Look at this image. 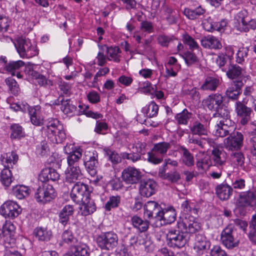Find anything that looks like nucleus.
Segmentation results:
<instances>
[{"label": "nucleus", "instance_id": "1", "mask_svg": "<svg viewBox=\"0 0 256 256\" xmlns=\"http://www.w3.org/2000/svg\"><path fill=\"white\" fill-rule=\"evenodd\" d=\"M204 102L206 106L211 112H214V118H228L229 110L224 104V98L218 93L212 94L206 99Z\"/></svg>", "mask_w": 256, "mask_h": 256}, {"label": "nucleus", "instance_id": "2", "mask_svg": "<svg viewBox=\"0 0 256 256\" xmlns=\"http://www.w3.org/2000/svg\"><path fill=\"white\" fill-rule=\"evenodd\" d=\"M170 142H162L154 144L150 152H148V160L154 164H160L163 161V156L170 148Z\"/></svg>", "mask_w": 256, "mask_h": 256}, {"label": "nucleus", "instance_id": "3", "mask_svg": "<svg viewBox=\"0 0 256 256\" xmlns=\"http://www.w3.org/2000/svg\"><path fill=\"white\" fill-rule=\"evenodd\" d=\"M47 134L48 138L53 143H62L66 138V134L62 126L56 119H52L46 124Z\"/></svg>", "mask_w": 256, "mask_h": 256}, {"label": "nucleus", "instance_id": "4", "mask_svg": "<svg viewBox=\"0 0 256 256\" xmlns=\"http://www.w3.org/2000/svg\"><path fill=\"white\" fill-rule=\"evenodd\" d=\"M56 196V192L53 186L44 183L37 188L34 197L37 202L44 204L50 202Z\"/></svg>", "mask_w": 256, "mask_h": 256}, {"label": "nucleus", "instance_id": "5", "mask_svg": "<svg viewBox=\"0 0 256 256\" xmlns=\"http://www.w3.org/2000/svg\"><path fill=\"white\" fill-rule=\"evenodd\" d=\"M15 46L20 56L22 58H32L38 54V50L29 40L19 38L17 40Z\"/></svg>", "mask_w": 256, "mask_h": 256}, {"label": "nucleus", "instance_id": "6", "mask_svg": "<svg viewBox=\"0 0 256 256\" xmlns=\"http://www.w3.org/2000/svg\"><path fill=\"white\" fill-rule=\"evenodd\" d=\"M91 190L88 186L82 182H76L70 192V198L76 204H78L90 196Z\"/></svg>", "mask_w": 256, "mask_h": 256}, {"label": "nucleus", "instance_id": "7", "mask_svg": "<svg viewBox=\"0 0 256 256\" xmlns=\"http://www.w3.org/2000/svg\"><path fill=\"white\" fill-rule=\"evenodd\" d=\"M168 244L173 248H180L187 242L186 234L180 230H170L166 234Z\"/></svg>", "mask_w": 256, "mask_h": 256}, {"label": "nucleus", "instance_id": "8", "mask_svg": "<svg viewBox=\"0 0 256 256\" xmlns=\"http://www.w3.org/2000/svg\"><path fill=\"white\" fill-rule=\"evenodd\" d=\"M222 118L223 120L216 126L214 133L216 136L222 138L233 133L235 128L234 122L230 119V113L228 118Z\"/></svg>", "mask_w": 256, "mask_h": 256}, {"label": "nucleus", "instance_id": "9", "mask_svg": "<svg viewBox=\"0 0 256 256\" xmlns=\"http://www.w3.org/2000/svg\"><path fill=\"white\" fill-rule=\"evenodd\" d=\"M84 165L89 174L94 176L98 165V154L96 150L86 152L84 157Z\"/></svg>", "mask_w": 256, "mask_h": 256}, {"label": "nucleus", "instance_id": "10", "mask_svg": "<svg viewBox=\"0 0 256 256\" xmlns=\"http://www.w3.org/2000/svg\"><path fill=\"white\" fill-rule=\"evenodd\" d=\"M96 242L102 249L110 250L116 246L118 236L113 232L104 233L97 237Z\"/></svg>", "mask_w": 256, "mask_h": 256}, {"label": "nucleus", "instance_id": "11", "mask_svg": "<svg viewBox=\"0 0 256 256\" xmlns=\"http://www.w3.org/2000/svg\"><path fill=\"white\" fill-rule=\"evenodd\" d=\"M21 212V208L18 204L12 200H7L0 208V213L5 218L14 219Z\"/></svg>", "mask_w": 256, "mask_h": 256}, {"label": "nucleus", "instance_id": "12", "mask_svg": "<svg viewBox=\"0 0 256 256\" xmlns=\"http://www.w3.org/2000/svg\"><path fill=\"white\" fill-rule=\"evenodd\" d=\"M243 135L240 132L232 133L224 141V147L228 150H236L242 146Z\"/></svg>", "mask_w": 256, "mask_h": 256}, {"label": "nucleus", "instance_id": "13", "mask_svg": "<svg viewBox=\"0 0 256 256\" xmlns=\"http://www.w3.org/2000/svg\"><path fill=\"white\" fill-rule=\"evenodd\" d=\"M2 242L5 246L15 243L16 226L10 222H6L2 228Z\"/></svg>", "mask_w": 256, "mask_h": 256}, {"label": "nucleus", "instance_id": "14", "mask_svg": "<svg viewBox=\"0 0 256 256\" xmlns=\"http://www.w3.org/2000/svg\"><path fill=\"white\" fill-rule=\"evenodd\" d=\"M234 226L228 224L221 233V240L222 244L228 248L236 247L238 244V240L235 239L233 236Z\"/></svg>", "mask_w": 256, "mask_h": 256}, {"label": "nucleus", "instance_id": "15", "mask_svg": "<svg viewBox=\"0 0 256 256\" xmlns=\"http://www.w3.org/2000/svg\"><path fill=\"white\" fill-rule=\"evenodd\" d=\"M122 179L128 184H135L139 182L142 177L141 172L134 167L128 166L122 172Z\"/></svg>", "mask_w": 256, "mask_h": 256}, {"label": "nucleus", "instance_id": "16", "mask_svg": "<svg viewBox=\"0 0 256 256\" xmlns=\"http://www.w3.org/2000/svg\"><path fill=\"white\" fill-rule=\"evenodd\" d=\"M178 226L184 233H195L200 228L199 224L195 222L192 217H186L182 221L178 222Z\"/></svg>", "mask_w": 256, "mask_h": 256}, {"label": "nucleus", "instance_id": "17", "mask_svg": "<svg viewBox=\"0 0 256 256\" xmlns=\"http://www.w3.org/2000/svg\"><path fill=\"white\" fill-rule=\"evenodd\" d=\"M156 186V183L150 179L141 180L139 187L140 195L146 198L151 196L155 193Z\"/></svg>", "mask_w": 256, "mask_h": 256}, {"label": "nucleus", "instance_id": "18", "mask_svg": "<svg viewBox=\"0 0 256 256\" xmlns=\"http://www.w3.org/2000/svg\"><path fill=\"white\" fill-rule=\"evenodd\" d=\"M236 111L238 116L241 118L240 124H242L244 125L250 120L252 110L242 102L237 101L236 102Z\"/></svg>", "mask_w": 256, "mask_h": 256}, {"label": "nucleus", "instance_id": "19", "mask_svg": "<svg viewBox=\"0 0 256 256\" xmlns=\"http://www.w3.org/2000/svg\"><path fill=\"white\" fill-rule=\"evenodd\" d=\"M256 203V190L241 193L238 200L240 206L246 207Z\"/></svg>", "mask_w": 256, "mask_h": 256}, {"label": "nucleus", "instance_id": "20", "mask_svg": "<svg viewBox=\"0 0 256 256\" xmlns=\"http://www.w3.org/2000/svg\"><path fill=\"white\" fill-rule=\"evenodd\" d=\"M212 160L214 166L222 170L226 163V154L224 150L214 148L212 150Z\"/></svg>", "mask_w": 256, "mask_h": 256}, {"label": "nucleus", "instance_id": "21", "mask_svg": "<svg viewBox=\"0 0 256 256\" xmlns=\"http://www.w3.org/2000/svg\"><path fill=\"white\" fill-rule=\"evenodd\" d=\"M144 214L149 219L158 218V212H160L162 208L159 204L154 201H148L144 206Z\"/></svg>", "mask_w": 256, "mask_h": 256}, {"label": "nucleus", "instance_id": "22", "mask_svg": "<svg viewBox=\"0 0 256 256\" xmlns=\"http://www.w3.org/2000/svg\"><path fill=\"white\" fill-rule=\"evenodd\" d=\"M68 147H64V150L66 154H67V162L68 167H77L78 162L82 156V150L80 148L72 150V151L67 150Z\"/></svg>", "mask_w": 256, "mask_h": 256}, {"label": "nucleus", "instance_id": "23", "mask_svg": "<svg viewBox=\"0 0 256 256\" xmlns=\"http://www.w3.org/2000/svg\"><path fill=\"white\" fill-rule=\"evenodd\" d=\"M244 85L242 80H234L226 90V96L230 99L236 100L241 94V88Z\"/></svg>", "mask_w": 256, "mask_h": 256}, {"label": "nucleus", "instance_id": "24", "mask_svg": "<svg viewBox=\"0 0 256 256\" xmlns=\"http://www.w3.org/2000/svg\"><path fill=\"white\" fill-rule=\"evenodd\" d=\"M60 174L54 168H44L38 176V179L42 182L49 180L56 181L59 180Z\"/></svg>", "mask_w": 256, "mask_h": 256}, {"label": "nucleus", "instance_id": "25", "mask_svg": "<svg viewBox=\"0 0 256 256\" xmlns=\"http://www.w3.org/2000/svg\"><path fill=\"white\" fill-rule=\"evenodd\" d=\"M232 188L227 184H222L216 188V193L218 197L222 200H228L232 195Z\"/></svg>", "mask_w": 256, "mask_h": 256}, {"label": "nucleus", "instance_id": "26", "mask_svg": "<svg viewBox=\"0 0 256 256\" xmlns=\"http://www.w3.org/2000/svg\"><path fill=\"white\" fill-rule=\"evenodd\" d=\"M167 170L159 168L158 176L163 180H167L172 183H176L180 180V174L176 170L166 172Z\"/></svg>", "mask_w": 256, "mask_h": 256}, {"label": "nucleus", "instance_id": "27", "mask_svg": "<svg viewBox=\"0 0 256 256\" xmlns=\"http://www.w3.org/2000/svg\"><path fill=\"white\" fill-rule=\"evenodd\" d=\"M159 214L158 219L163 220L164 224H170L174 222L176 218V212L173 208L161 210L160 212H158Z\"/></svg>", "mask_w": 256, "mask_h": 256}, {"label": "nucleus", "instance_id": "28", "mask_svg": "<svg viewBox=\"0 0 256 256\" xmlns=\"http://www.w3.org/2000/svg\"><path fill=\"white\" fill-rule=\"evenodd\" d=\"M220 84L218 78L214 76L206 77L200 89L203 91H215Z\"/></svg>", "mask_w": 256, "mask_h": 256}, {"label": "nucleus", "instance_id": "29", "mask_svg": "<svg viewBox=\"0 0 256 256\" xmlns=\"http://www.w3.org/2000/svg\"><path fill=\"white\" fill-rule=\"evenodd\" d=\"M201 44L204 48L220 50L222 48L221 42L215 36H208L201 40Z\"/></svg>", "mask_w": 256, "mask_h": 256}, {"label": "nucleus", "instance_id": "30", "mask_svg": "<svg viewBox=\"0 0 256 256\" xmlns=\"http://www.w3.org/2000/svg\"><path fill=\"white\" fill-rule=\"evenodd\" d=\"M82 205L80 207L81 214L83 216H88L96 210V206L94 200L90 199V196L81 201Z\"/></svg>", "mask_w": 256, "mask_h": 256}, {"label": "nucleus", "instance_id": "31", "mask_svg": "<svg viewBox=\"0 0 256 256\" xmlns=\"http://www.w3.org/2000/svg\"><path fill=\"white\" fill-rule=\"evenodd\" d=\"M208 244V242L206 241V238L202 234L198 233L195 235L194 249L198 254H204V252L206 250V246Z\"/></svg>", "mask_w": 256, "mask_h": 256}, {"label": "nucleus", "instance_id": "32", "mask_svg": "<svg viewBox=\"0 0 256 256\" xmlns=\"http://www.w3.org/2000/svg\"><path fill=\"white\" fill-rule=\"evenodd\" d=\"M66 173V182L68 183L75 182L82 177V174L79 166L70 167Z\"/></svg>", "mask_w": 256, "mask_h": 256}, {"label": "nucleus", "instance_id": "33", "mask_svg": "<svg viewBox=\"0 0 256 256\" xmlns=\"http://www.w3.org/2000/svg\"><path fill=\"white\" fill-rule=\"evenodd\" d=\"M28 114L34 125L39 126L42 124L43 118L40 116V107L39 106L30 107L28 109Z\"/></svg>", "mask_w": 256, "mask_h": 256}, {"label": "nucleus", "instance_id": "34", "mask_svg": "<svg viewBox=\"0 0 256 256\" xmlns=\"http://www.w3.org/2000/svg\"><path fill=\"white\" fill-rule=\"evenodd\" d=\"M130 222L133 226L141 232H146L149 228L150 222L147 220H142L136 215L132 217Z\"/></svg>", "mask_w": 256, "mask_h": 256}, {"label": "nucleus", "instance_id": "35", "mask_svg": "<svg viewBox=\"0 0 256 256\" xmlns=\"http://www.w3.org/2000/svg\"><path fill=\"white\" fill-rule=\"evenodd\" d=\"M74 210L73 206L70 204L64 207L59 214V222L63 226L66 225L69 222L70 216L74 214Z\"/></svg>", "mask_w": 256, "mask_h": 256}, {"label": "nucleus", "instance_id": "36", "mask_svg": "<svg viewBox=\"0 0 256 256\" xmlns=\"http://www.w3.org/2000/svg\"><path fill=\"white\" fill-rule=\"evenodd\" d=\"M178 150L181 154L182 162L188 166H192L194 164V160L193 155L188 148L184 146H180Z\"/></svg>", "mask_w": 256, "mask_h": 256}, {"label": "nucleus", "instance_id": "37", "mask_svg": "<svg viewBox=\"0 0 256 256\" xmlns=\"http://www.w3.org/2000/svg\"><path fill=\"white\" fill-rule=\"evenodd\" d=\"M100 47L102 50L104 48H106L108 55L107 58L109 60H113L116 62H118L120 61V54L121 52V50L118 46L108 47L106 46H102Z\"/></svg>", "mask_w": 256, "mask_h": 256}, {"label": "nucleus", "instance_id": "38", "mask_svg": "<svg viewBox=\"0 0 256 256\" xmlns=\"http://www.w3.org/2000/svg\"><path fill=\"white\" fill-rule=\"evenodd\" d=\"M12 193L18 199L22 200L29 196L30 189L24 185H17L13 187Z\"/></svg>", "mask_w": 256, "mask_h": 256}, {"label": "nucleus", "instance_id": "39", "mask_svg": "<svg viewBox=\"0 0 256 256\" xmlns=\"http://www.w3.org/2000/svg\"><path fill=\"white\" fill-rule=\"evenodd\" d=\"M18 156L14 152L5 154L1 157V162L5 168L10 169V166L14 164L18 160Z\"/></svg>", "mask_w": 256, "mask_h": 256}, {"label": "nucleus", "instance_id": "40", "mask_svg": "<svg viewBox=\"0 0 256 256\" xmlns=\"http://www.w3.org/2000/svg\"><path fill=\"white\" fill-rule=\"evenodd\" d=\"M242 70V68L239 66L230 64L225 72L228 77L233 80L237 78H240Z\"/></svg>", "mask_w": 256, "mask_h": 256}, {"label": "nucleus", "instance_id": "41", "mask_svg": "<svg viewBox=\"0 0 256 256\" xmlns=\"http://www.w3.org/2000/svg\"><path fill=\"white\" fill-rule=\"evenodd\" d=\"M205 12L206 10L200 6L194 10L186 8L183 12V14L188 18L193 20L198 18L203 15Z\"/></svg>", "mask_w": 256, "mask_h": 256}, {"label": "nucleus", "instance_id": "42", "mask_svg": "<svg viewBox=\"0 0 256 256\" xmlns=\"http://www.w3.org/2000/svg\"><path fill=\"white\" fill-rule=\"evenodd\" d=\"M60 97L55 101L54 104L56 105L61 104L60 108L64 113L69 114L76 110V106L70 103V100H64L63 98L62 100H60Z\"/></svg>", "mask_w": 256, "mask_h": 256}, {"label": "nucleus", "instance_id": "43", "mask_svg": "<svg viewBox=\"0 0 256 256\" xmlns=\"http://www.w3.org/2000/svg\"><path fill=\"white\" fill-rule=\"evenodd\" d=\"M14 180L11 170L8 168H4L0 173V180L2 184L6 188L8 187Z\"/></svg>", "mask_w": 256, "mask_h": 256}, {"label": "nucleus", "instance_id": "44", "mask_svg": "<svg viewBox=\"0 0 256 256\" xmlns=\"http://www.w3.org/2000/svg\"><path fill=\"white\" fill-rule=\"evenodd\" d=\"M36 236L39 240L48 241L52 236V232L46 228H38L34 231Z\"/></svg>", "mask_w": 256, "mask_h": 256}, {"label": "nucleus", "instance_id": "45", "mask_svg": "<svg viewBox=\"0 0 256 256\" xmlns=\"http://www.w3.org/2000/svg\"><path fill=\"white\" fill-rule=\"evenodd\" d=\"M164 15L168 22L170 24H176L178 18V14L176 10L166 6L164 8Z\"/></svg>", "mask_w": 256, "mask_h": 256}, {"label": "nucleus", "instance_id": "46", "mask_svg": "<svg viewBox=\"0 0 256 256\" xmlns=\"http://www.w3.org/2000/svg\"><path fill=\"white\" fill-rule=\"evenodd\" d=\"M88 248L86 246H72L68 251V256H85L88 254Z\"/></svg>", "mask_w": 256, "mask_h": 256}, {"label": "nucleus", "instance_id": "47", "mask_svg": "<svg viewBox=\"0 0 256 256\" xmlns=\"http://www.w3.org/2000/svg\"><path fill=\"white\" fill-rule=\"evenodd\" d=\"M190 130L192 135L202 136H206L208 134V130L206 128L198 122H194L190 126Z\"/></svg>", "mask_w": 256, "mask_h": 256}, {"label": "nucleus", "instance_id": "48", "mask_svg": "<svg viewBox=\"0 0 256 256\" xmlns=\"http://www.w3.org/2000/svg\"><path fill=\"white\" fill-rule=\"evenodd\" d=\"M192 116V114L185 108L181 112L177 114L174 118L178 124L187 125Z\"/></svg>", "mask_w": 256, "mask_h": 256}, {"label": "nucleus", "instance_id": "49", "mask_svg": "<svg viewBox=\"0 0 256 256\" xmlns=\"http://www.w3.org/2000/svg\"><path fill=\"white\" fill-rule=\"evenodd\" d=\"M105 155L108 156V160L113 164H117L122 162L121 154H119L114 150H112L109 148H104Z\"/></svg>", "mask_w": 256, "mask_h": 256}, {"label": "nucleus", "instance_id": "50", "mask_svg": "<svg viewBox=\"0 0 256 256\" xmlns=\"http://www.w3.org/2000/svg\"><path fill=\"white\" fill-rule=\"evenodd\" d=\"M24 64V62L20 60L10 62L6 66L5 69L6 71L10 72L12 76H14L15 72L23 66Z\"/></svg>", "mask_w": 256, "mask_h": 256}, {"label": "nucleus", "instance_id": "51", "mask_svg": "<svg viewBox=\"0 0 256 256\" xmlns=\"http://www.w3.org/2000/svg\"><path fill=\"white\" fill-rule=\"evenodd\" d=\"M120 196H110L109 200L105 204V209L107 211H110L112 208H118L120 202Z\"/></svg>", "mask_w": 256, "mask_h": 256}, {"label": "nucleus", "instance_id": "52", "mask_svg": "<svg viewBox=\"0 0 256 256\" xmlns=\"http://www.w3.org/2000/svg\"><path fill=\"white\" fill-rule=\"evenodd\" d=\"M12 131L10 138L12 139L20 138L24 136L22 128L18 124H13L10 126Z\"/></svg>", "mask_w": 256, "mask_h": 256}, {"label": "nucleus", "instance_id": "53", "mask_svg": "<svg viewBox=\"0 0 256 256\" xmlns=\"http://www.w3.org/2000/svg\"><path fill=\"white\" fill-rule=\"evenodd\" d=\"M183 58L188 66L199 62L198 56L194 53L190 51L186 52L183 56Z\"/></svg>", "mask_w": 256, "mask_h": 256}, {"label": "nucleus", "instance_id": "54", "mask_svg": "<svg viewBox=\"0 0 256 256\" xmlns=\"http://www.w3.org/2000/svg\"><path fill=\"white\" fill-rule=\"evenodd\" d=\"M58 88L62 94L69 96L72 94V84L63 80L58 82Z\"/></svg>", "mask_w": 256, "mask_h": 256}, {"label": "nucleus", "instance_id": "55", "mask_svg": "<svg viewBox=\"0 0 256 256\" xmlns=\"http://www.w3.org/2000/svg\"><path fill=\"white\" fill-rule=\"evenodd\" d=\"M62 242L68 244H74L77 242V239L74 236L72 232L66 230L62 234Z\"/></svg>", "mask_w": 256, "mask_h": 256}, {"label": "nucleus", "instance_id": "56", "mask_svg": "<svg viewBox=\"0 0 256 256\" xmlns=\"http://www.w3.org/2000/svg\"><path fill=\"white\" fill-rule=\"evenodd\" d=\"M6 82L13 94L17 95L18 94L20 88L15 80L12 78H8L6 80Z\"/></svg>", "mask_w": 256, "mask_h": 256}, {"label": "nucleus", "instance_id": "57", "mask_svg": "<svg viewBox=\"0 0 256 256\" xmlns=\"http://www.w3.org/2000/svg\"><path fill=\"white\" fill-rule=\"evenodd\" d=\"M184 42L189 46L190 50L198 49L200 46L195 40L190 35L186 34L183 36Z\"/></svg>", "mask_w": 256, "mask_h": 256}, {"label": "nucleus", "instance_id": "58", "mask_svg": "<svg viewBox=\"0 0 256 256\" xmlns=\"http://www.w3.org/2000/svg\"><path fill=\"white\" fill-rule=\"evenodd\" d=\"M250 230L248 234L249 238L253 242H256V215L252 216L250 224Z\"/></svg>", "mask_w": 256, "mask_h": 256}, {"label": "nucleus", "instance_id": "59", "mask_svg": "<svg viewBox=\"0 0 256 256\" xmlns=\"http://www.w3.org/2000/svg\"><path fill=\"white\" fill-rule=\"evenodd\" d=\"M122 157L123 159H126L128 160L132 161V162H136L141 160L140 154L138 153L132 152L128 153L126 152H124L121 153Z\"/></svg>", "mask_w": 256, "mask_h": 256}, {"label": "nucleus", "instance_id": "60", "mask_svg": "<svg viewBox=\"0 0 256 256\" xmlns=\"http://www.w3.org/2000/svg\"><path fill=\"white\" fill-rule=\"evenodd\" d=\"M196 166L198 170H205L210 166V160L208 157H204L198 160L196 162Z\"/></svg>", "mask_w": 256, "mask_h": 256}, {"label": "nucleus", "instance_id": "61", "mask_svg": "<svg viewBox=\"0 0 256 256\" xmlns=\"http://www.w3.org/2000/svg\"><path fill=\"white\" fill-rule=\"evenodd\" d=\"M11 21L6 16H0V32H4L8 30Z\"/></svg>", "mask_w": 256, "mask_h": 256}, {"label": "nucleus", "instance_id": "62", "mask_svg": "<svg viewBox=\"0 0 256 256\" xmlns=\"http://www.w3.org/2000/svg\"><path fill=\"white\" fill-rule=\"evenodd\" d=\"M158 110V106L154 102H152L148 106L147 114L150 118L156 116Z\"/></svg>", "mask_w": 256, "mask_h": 256}, {"label": "nucleus", "instance_id": "63", "mask_svg": "<svg viewBox=\"0 0 256 256\" xmlns=\"http://www.w3.org/2000/svg\"><path fill=\"white\" fill-rule=\"evenodd\" d=\"M256 28V20L252 19L250 20L248 18L246 25H243L242 26H240L239 30L241 32H248L250 30V29L254 30Z\"/></svg>", "mask_w": 256, "mask_h": 256}, {"label": "nucleus", "instance_id": "64", "mask_svg": "<svg viewBox=\"0 0 256 256\" xmlns=\"http://www.w3.org/2000/svg\"><path fill=\"white\" fill-rule=\"evenodd\" d=\"M248 50L247 48L244 47L240 48L238 50L236 58L237 62L241 64L244 61V58L246 57L248 55Z\"/></svg>", "mask_w": 256, "mask_h": 256}]
</instances>
